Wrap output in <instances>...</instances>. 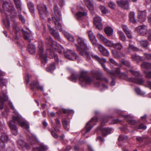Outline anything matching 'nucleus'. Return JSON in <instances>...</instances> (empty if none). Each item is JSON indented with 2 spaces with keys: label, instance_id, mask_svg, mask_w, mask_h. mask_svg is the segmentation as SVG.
<instances>
[{
  "label": "nucleus",
  "instance_id": "1",
  "mask_svg": "<svg viewBox=\"0 0 151 151\" xmlns=\"http://www.w3.org/2000/svg\"><path fill=\"white\" fill-rule=\"evenodd\" d=\"M68 69L72 74L71 76L69 77V79L73 82H76L78 79L81 82L80 84L82 86H83L85 85H90L94 81L95 78L99 81H102L104 80L107 83H109V81L107 78H102L103 73L99 70L91 71L92 76L91 77L89 76L88 72L84 70H82L77 74L70 68H68Z\"/></svg>",
  "mask_w": 151,
  "mask_h": 151
},
{
  "label": "nucleus",
  "instance_id": "2",
  "mask_svg": "<svg viewBox=\"0 0 151 151\" xmlns=\"http://www.w3.org/2000/svg\"><path fill=\"white\" fill-rule=\"evenodd\" d=\"M122 64L127 67V71H129L134 78H129L127 75L124 73H121L119 68H117L115 71L112 70L110 72L112 74V76H118L129 81L133 82L139 85H142L144 82V80L139 72L133 71L131 69L130 63L129 61L124 60L122 62Z\"/></svg>",
  "mask_w": 151,
  "mask_h": 151
},
{
  "label": "nucleus",
  "instance_id": "3",
  "mask_svg": "<svg viewBox=\"0 0 151 151\" xmlns=\"http://www.w3.org/2000/svg\"><path fill=\"white\" fill-rule=\"evenodd\" d=\"M38 51L37 54V57H39L41 59L42 64L44 65L47 63V55L50 59L54 57V59L56 63L58 62V55L55 54L53 50L47 49L46 52L44 51L43 49V43L41 40H39L38 42Z\"/></svg>",
  "mask_w": 151,
  "mask_h": 151
},
{
  "label": "nucleus",
  "instance_id": "4",
  "mask_svg": "<svg viewBox=\"0 0 151 151\" xmlns=\"http://www.w3.org/2000/svg\"><path fill=\"white\" fill-rule=\"evenodd\" d=\"M76 40L78 43V45L76 46L77 50L87 60H90L91 58L87 51L89 47L87 45L86 40L78 36L77 37Z\"/></svg>",
  "mask_w": 151,
  "mask_h": 151
},
{
  "label": "nucleus",
  "instance_id": "5",
  "mask_svg": "<svg viewBox=\"0 0 151 151\" xmlns=\"http://www.w3.org/2000/svg\"><path fill=\"white\" fill-rule=\"evenodd\" d=\"M9 105L11 107V109L14 110L13 112L16 115V116H13L12 121L15 122H17L18 124L22 128H25L28 131H29V126L28 122L26 120H24L19 114L18 112L15 109L12 103L9 102Z\"/></svg>",
  "mask_w": 151,
  "mask_h": 151
},
{
  "label": "nucleus",
  "instance_id": "6",
  "mask_svg": "<svg viewBox=\"0 0 151 151\" xmlns=\"http://www.w3.org/2000/svg\"><path fill=\"white\" fill-rule=\"evenodd\" d=\"M54 14L52 17V19L55 24L56 29H58L60 32L63 33V31H65L62 28V26L61 24L59 22L61 19V14L57 6H55L54 7Z\"/></svg>",
  "mask_w": 151,
  "mask_h": 151
},
{
  "label": "nucleus",
  "instance_id": "7",
  "mask_svg": "<svg viewBox=\"0 0 151 151\" xmlns=\"http://www.w3.org/2000/svg\"><path fill=\"white\" fill-rule=\"evenodd\" d=\"M45 43L48 46H50L55 49L60 54H61L64 51V49L60 45L54 41L50 37H46Z\"/></svg>",
  "mask_w": 151,
  "mask_h": 151
},
{
  "label": "nucleus",
  "instance_id": "8",
  "mask_svg": "<svg viewBox=\"0 0 151 151\" xmlns=\"http://www.w3.org/2000/svg\"><path fill=\"white\" fill-rule=\"evenodd\" d=\"M2 7L4 11H8L10 13L11 18L17 16L16 11L12 4L4 1Z\"/></svg>",
  "mask_w": 151,
  "mask_h": 151
},
{
  "label": "nucleus",
  "instance_id": "9",
  "mask_svg": "<svg viewBox=\"0 0 151 151\" xmlns=\"http://www.w3.org/2000/svg\"><path fill=\"white\" fill-rule=\"evenodd\" d=\"M108 121V119L107 117L102 118L100 127L99 128V129L101 131L102 135L103 137H105L108 134H110L113 132V130L112 128L103 127Z\"/></svg>",
  "mask_w": 151,
  "mask_h": 151
},
{
  "label": "nucleus",
  "instance_id": "10",
  "mask_svg": "<svg viewBox=\"0 0 151 151\" xmlns=\"http://www.w3.org/2000/svg\"><path fill=\"white\" fill-rule=\"evenodd\" d=\"M98 120L97 118L95 116L91 118L89 121L86 123L85 127V131L83 133V136H85L87 133L90 131L93 127L95 125L96 123Z\"/></svg>",
  "mask_w": 151,
  "mask_h": 151
},
{
  "label": "nucleus",
  "instance_id": "11",
  "mask_svg": "<svg viewBox=\"0 0 151 151\" xmlns=\"http://www.w3.org/2000/svg\"><path fill=\"white\" fill-rule=\"evenodd\" d=\"M123 111L120 110H117L116 111V113L118 114V116L123 117L129 124L134 125L137 123V122L133 119V116H132L130 115H124L123 114Z\"/></svg>",
  "mask_w": 151,
  "mask_h": 151
},
{
  "label": "nucleus",
  "instance_id": "12",
  "mask_svg": "<svg viewBox=\"0 0 151 151\" xmlns=\"http://www.w3.org/2000/svg\"><path fill=\"white\" fill-rule=\"evenodd\" d=\"M135 32L137 33L140 35H146L149 33V30H148V28L146 25H142L136 27L134 30Z\"/></svg>",
  "mask_w": 151,
  "mask_h": 151
},
{
  "label": "nucleus",
  "instance_id": "13",
  "mask_svg": "<svg viewBox=\"0 0 151 151\" xmlns=\"http://www.w3.org/2000/svg\"><path fill=\"white\" fill-rule=\"evenodd\" d=\"M37 9L40 17L43 19L45 16H47V12L45 5L42 4L38 5Z\"/></svg>",
  "mask_w": 151,
  "mask_h": 151
},
{
  "label": "nucleus",
  "instance_id": "14",
  "mask_svg": "<svg viewBox=\"0 0 151 151\" xmlns=\"http://www.w3.org/2000/svg\"><path fill=\"white\" fill-rule=\"evenodd\" d=\"M18 147L20 149L23 150L25 149L29 150L30 148V146L27 143L25 142L23 140L19 139L17 141Z\"/></svg>",
  "mask_w": 151,
  "mask_h": 151
},
{
  "label": "nucleus",
  "instance_id": "15",
  "mask_svg": "<svg viewBox=\"0 0 151 151\" xmlns=\"http://www.w3.org/2000/svg\"><path fill=\"white\" fill-rule=\"evenodd\" d=\"M65 56L70 60H76L77 56L74 51L71 50H68L67 52H65Z\"/></svg>",
  "mask_w": 151,
  "mask_h": 151
},
{
  "label": "nucleus",
  "instance_id": "16",
  "mask_svg": "<svg viewBox=\"0 0 151 151\" xmlns=\"http://www.w3.org/2000/svg\"><path fill=\"white\" fill-rule=\"evenodd\" d=\"M6 91L4 90L2 91V93L0 94V109L3 108L4 101L8 99V97L6 95Z\"/></svg>",
  "mask_w": 151,
  "mask_h": 151
},
{
  "label": "nucleus",
  "instance_id": "17",
  "mask_svg": "<svg viewBox=\"0 0 151 151\" xmlns=\"http://www.w3.org/2000/svg\"><path fill=\"white\" fill-rule=\"evenodd\" d=\"M47 26L49 29L50 33L54 38L58 40H61V38L58 32L56 31L53 28H52L50 25H48Z\"/></svg>",
  "mask_w": 151,
  "mask_h": 151
},
{
  "label": "nucleus",
  "instance_id": "18",
  "mask_svg": "<svg viewBox=\"0 0 151 151\" xmlns=\"http://www.w3.org/2000/svg\"><path fill=\"white\" fill-rule=\"evenodd\" d=\"M94 24L96 27L99 30H101L103 29V25L101 23V18L98 16L94 18L93 19Z\"/></svg>",
  "mask_w": 151,
  "mask_h": 151
},
{
  "label": "nucleus",
  "instance_id": "19",
  "mask_svg": "<svg viewBox=\"0 0 151 151\" xmlns=\"http://www.w3.org/2000/svg\"><path fill=\"white\" fill-rule=\"evenodd\" d=\"M116 2L118 5L123 9H129V4L127 0H118Z\"/></svg>",
  "mask_w": 151,
  "mask_h": 151
},
{
  "label": "nucleus",
  "instance_id": "20",
  "mask_svg": "<svg viewBox=\"0 0 151 151\" xmlns=\"http://www.w3.org/2000/svg\"><path fill=\"white\" fill-rule=\"evenodd\" d=\"M88 33L89 38L93 46L96 47L97 45V40L95 36L94 35L91 30L88 31Z\"/></svg>",
  "mask_w": 151,
  "mask_h": 151
},
{
  "label": "nucleus",
  "instance_id": "21",
  "mask_svg": "<svg viewBox=\"0 0 151 151\" xmlns=\"http://www.w3.org/2000/svg\"><path fill=\"white\" fill-rule=\"evenodd\" d=\"M98 46L100 52L103 55L106 56H108L109 55V53L108 50L102 45L97 44V45L96 46Z\"/></svg>",
  "mask_w": 151,
  "mask_h": 151
},
{
  "label": "nucleus",
  "instance_id": "22",
  "mask_svg": "<svg viewBox=\"0 0 151 151\" xmlns=\"http://www.w3.org/2000/svg\"><path fill=\"white\" fill-rule=\"evenodd\" d=\"M30 88L33 89L36 88L37 90H40L42 91H44L43 87V86H40L39 82L37 81H34L30 83Z\"/></svg>",
  "mask_w": 151,
  "mask_h": 151
},
{
  "label": "nucleus",
  "instance_id": "23",
  "mask_svg": "<svg viewBox=\"0 0 151 151\" xmlns=\"http://www.w3.org/2000/svg\"><path fill=\"white\" fill-rule=\"evenodd\" d=\"M87 14V11L85 9H83L82 11H79L76 14V18L78 20H80L82 18Z\"/></svg>",
  "mask_w": 151,
  "mask_h": 151
},
{
  "label": "nucleus",
  "instance_id": "24",
  "mask_svg": "<svg viewBox=\"0 0 151 151\" xmlns=\"http://www.w3.org/2000/svg\"><path fill=\"white\" fill-rule=\"evenodd\" d=\"M1 141L0 142V147L1 148H4L5 147L4 142L9 140L8 137L5 133H2L1 134Z\"/></svg>",
  "mask_w": 151,
  "mask_h": 151
},
{
  "label": "nucleus",
  "instance_id": "25",
  "mask_svg": "<svg viewBox=\"0 0 151 151\" xmlns=\"http://www.w3.org/2000/svg\"><path fill=\"white\" fill-rule=\"evenodd\" d=\"M97 61L101 64L105 71L108 72V73L110 74L111 75H112V74L111 73V72H110L112 70L110 71L106 67L105 65L104 64V63L106 62V60L105 58H100V59L98 60Z\"/></svg>",
  "mask_w": 151,
  "mask_h": 151
},
{
  "label": "nucleus",
  "instance_id": "26",
  "mask_svg": "<svg viewBox=\"0 0 151 151\" xmlns=\"http://www.w3.org/2000/svg\"><path fill=\"white\" fill-rule=\"evenodd\" d=\"M139 21L141 22L145 21L146 19V12L145 11H139L138 13Z\"/></svg>",
  "mask_w": 151,
  "mask_h": 151
},
{
  "label": "nucleus",
  "instance_id": "27",
  "mask_svg": "<svg viewBox=\"0 0 151 151\" xmlns=\"http://www.w3.org/2000/svg\"><path fill=\"white\" fill-rule=\"evenodd\" d=\"M12 121H10L8 123L10 129L12 132L15 135H16L18 133V130L16 126L12 124Z\"/></svg>",
  "mask_w": 151,
  "mask_h": 151
},
{
  "label": "nucleus",
  "instance_id": "28",
  "mask_svg": "<svg viewBox=\"0 0 151 151\" xmlns=\"http://www.w3.org/2000/svg\"><path fill=\"white\" fill-rule=\"evenodd\" d=\"M13 1L17 9L18 12L21 13L22 9V3L21 0H13Z\"/></svg>",
  "mask_w": 151,
  "mask_h": 151
},
{
  "label": "nucleus",
  "instance_id": "29",
  "mask_svg": "<svg viewBox=\"0 0 151 151\" xmlns=\"http://www.w3.org/2000/svg\"><path fill=\"white\" fill-rule=\"evenodd\" d=\"M22 31L24 35V39L27 40L29 42H30L31 40L30 39V37L32 36V34L31 32H27L25 31L23 29H22Z\"/></svg>",
  "mask_w": 151,
  "mask_h": 151
},
{
  "label": "nucleus",
  "instance_id": "30",
  "mask_svg": "<svg viewBox=\"0 0 151 151\" xmlns=\"http://www.w3.org/2000/svg\"><path fill=\"white\" fill-rule=\"evenodd\" d=\"M48 149L47 146L42 144L39 147L33 148V150L34 151H45L47 150Z\"/></svg>",
  "mask_w": 151,
  "mask_h": 151
},
{
  "label": "nucleus",
  "instance_id": "31",
  "mask_svg": "<svg viewBox=\"0 0 151 151\" xmlns=\"http://www.w3.org/2000/svg\"><path fill=\"white\" fill-rule=\"evenodd\" d=\"M105 34L108 36H109L112 35L113 33V29L110 27L107 26L105 27L104 29Z\"/></svg>",
  "mask_w": 151,
  "mask_h": 151
},
{
  "label": "nucleus",
  "instance_id": "32",
  "mask_svg": "<svg viewBox=\"0 0 151 151\" xmlns=\"http://www.w3.org/2000/svg\"><path fill=\"white\" fill-rule=\"evenodd\" d=\"M63 34L65 37L69 41L71 42H73L74 41L75 39L74 37L66 31H63Z\"/></svg>",
  "mask_w": 151,
  "mask_h": 151
},
{
  "label": "nucleus",
  "instance_id": "33",
  "mask_svg": "<svg viewBox=\"0 0 151 151\" xmlns=\"http://www.w3.org/2000/svg\"><path fill=\"white\" fill-rule=\"evenodd\" d=\"M54 129L55 131V132L53 130H51L50 131L51 133L54 138L56 139L58 138V135L57 133H60V130L57 127H54Z\"/></svg>",
  "mask_w": 151,
  "mask_h": 151
},
{
  "label": "nucleus",
  "instance_id": "34",
  "mask_svg": "<svg viewBox=\"0 0 151 151\" xmlns=\"http://www.w3.org/2000/svg\"><path fill=\"white\" fill-rule=\"evenodd\" d=\"M141 67L142 69H151V63L145 62H143L141 65Z\"/></svg>",
  "mask_w": 151,
  "mask_h": 151
},
{
  "label": "nucleus",
  "instance_id": "35",
  "mask_svg": "<svg viewBox=\"0 0 151 151\" xmlns=\"http://www.w3.org/2000/svg\"><path fill=\"white\" fill-rule=\"evenodd\" d=\"M28 50L30 54H33L35 53L36 49L35 46L32 44H29L28 46Z\"/></svg>",
  "mask_w": 151,
  "mask_h": 151
},
{
  "label": "nucleus",
  "instance_id": "36",
  "mask_svg": "<svg viewBox=\"0 0 151 151\" xmlns=\"http://www.w3.org/2000/svg\"><path fill=\"white\" fill-rule=\"evenodd\" d=\"M62 123L64 129L68 131L70 128V121L68 120H67L66 119H64Z\"/></svg>",
  "mask_w": 151,
  "mask_h": 151
},
{
  "label": "nucleus",
  "instance_id": "37",
  "mask_svg": "<svg viewBox=\"0 0 151 151\" xmlns=\"http://www.w3.org/2000/svg\"><path fill=\"white\" fill-rule=\"evenodd\" d=\"M111 51L113 56L115 58H118L124 56L123 54L121 52H118L114 50H112Z\"/></svg>",
  "mask_w": 151,
  "mask_h": 151
},
{
  "label": "nucleus",
  "instance_id": "38",
  "mask_svg": "<svg viewBox=\"0 0 151 151\" xmlns=\"http://www.w3.org/2000/svg\"><path fill=\"white\" fill-rule=\"evenodd\" d=\"M27 4L30 12L32 13H34L35 12V8L32 2L28 1Z\"/></svg>",
  "mask_w": 151,
  "mask_h": 151
},
{
  "label": "nucleus",
  "instance_id": "39",
  "mask_svg": "<svg viewBox=\"0 0 151 151\" xmlns=\"http://www.w3.org/2000/svg\"><path fill=\"white\" fill-rule=\"evenodd\" d=\"M135 13L134 12H130L129 14V18L130 21L133 23L136 22V20L135 17Z\"/></svg>",
  "mask_w": 151,
  "mask_h": 151
},
{
  "label": "nucleus",
  "instance_id": "40",
  "mask_svg": "<svg viewBox=\"0 0 151 151\" xmlns=\"http://www.w3.org/2000/svg\"><path fill=\"white\" fill-rule=\"evenodd\" d=\"M84 2L86 5L90 10H93V5L90 0H84Z\"/></svg>",
  "mask_w": 151,
  "mask_h": 151
},
{
  "label": "nucleus",
  "instance_id": "41",
  "mask_svg": "<svg viewBox=\"0 0 151 151\" xmlns=\"http://www.w3.org/2000/svg\"><path fill=\"white\" fill-rule=\"evenodd\" d=\"M131 58L134 61L139 62L140 61H142L143 59L142 57L136 55H132L131 56Z\"/></svg>",
  "mask_w": 151,
  "mask_h": 151
},
{
  "label": "nucleus",
  "instance_id": "42",
  "mask_svg": "<svg viewBox=\"0 0 151 151\" xmlns=\"http://www.w3.org/2000/svg\"><path fill=\"white\" fill-rule=\"evenodd\" d=\"M3 22L6 27L7 29H9L10 27V25L8 16L6 15V19H3Z\"/></svg>",
  "mask_w": 151,
  "mask_h": 151
},
{
  "label": "nucleus",
  "instance_id": "43",
  "mask_svg": "<svg viewBox=\"0 0 151 151\" xmlns=\"http://www.w3.org/2000/svg\"><path fill=\"white\" fill-rule=\"evenodd\" d=\"M56 68L55 65L54 63L50 64V65L46 68V70L49 72H52Z\"/></svg>",
  "mask_w": 151,
  "mask_h": 151
},
{
  "label": "nucleus",
  "instance_id": "44",
  "mask_svg": "<svg viewBox=\"0 0 151 151\" xmlns=\"http://www.w3.org/2000/svg\"><path fill=\"white\" fill-rule=\"evenodd\" d=\"M103 42L105 45L109 47L113 46V45L112 42L106 38L104 39Z\"/></svg>",
  "mask_w": 151,
  "mask_h": 151
},
{
  "label": "nucleus",
  "instance_id": "45",
  "mask_svg": "<svg viewBox=\"0 0 151 151\" xmlns=\"http://www.w3.org/2000/svg\"><path fill=\"white\" fill-rule=\"evenodd\" d=\"M139 42L141 46L143 47L146 48L147 47L148 43V41L147 40H143L139 41Z\"/></svg>",
  "mask_w": 151,
  "mask_h": 151
},
{
  "label": "nucleus",
  "instance_id": "46",
  "mask_svg": "<svg viewBox=\"0 0 151 151\" xmlns=\"http://www.w3.org/2000/svg\"><path fill=\"white\" fill-rule=\"evenodd\" d=\"M117 33L119 36L120 39L122 41H125L126 38L123 32L121 31H118Z\"/></svg>",
  "mask_w": 151,
  "mask_h": 151
},
{
  "label": "nucleus",
  "instance_id": "47",
  "mask_svg": "<svg viewBox=\"0 0 151 151\" xmlns=\"http://www.w3.org/2000/svg\"><path fill=\"white\" fill-rule=\"evenodd\" d=\"M12 27L13 30L14 31L15 34L17 35L19 33V28L17 26V23L14 21H13Z\"/></svg>",
  "mask_w": 151,
  "mask_h": 151
},
{
  "label": "nucleus",
  "instance_id": "48",
  "mask_svg": "<svg viewBox=\"0 0 151 151\" xmlns=\"http://www.w3.org/2000/svg\"><path fill=\"white\" fill-rule=\"evenodd\" d=\"M113 47L117 50H121L123 47V46L120 43L113 44Z\"/></svg>",
  "mask_w": 151,
  "mask_h": 151
},
{
  "label": "nucleus",
  "instance_id": "49",
  "mask_svg": "<svg viewBox=\"0 0 151 151\" xmlns=\"http://www.w3.org/2000/svg\"><path fill=\"white\" fill-rule=\"evenodd\" d=\"M99 8L103 14H106L108 12L107 9L103 6L100 5L99 6Z\"/></svg>",
  "mask_w": 151,
  "mask_h": 151
},
{
  "label": "nucleus",
  "instance_id": "50",
  "mask_svg": "<svg viewBox=\"0 0 151 151\" xmlns=\"http://www.w3.org/2000/svg\"><path fill=\"white\" fill-rule=\"evenodd\" d=\"M135 91L139 95L143 96L145 94V93L142 92L139 88H135Z\"/></svg>",
  "mask_w": 151,
  "mask_h": 151
},
{
  "label": "nucleus",
  "instance_id": "51",
  "mask_svg": "<svg viewBox=\"0 0 151 151\" xmlns=\"http://www.w3.org/2000/svg\"><path fill=\"white\" fill-rule=\"evenodd\" d=\"M129 49L133 51H137L139 50L138 48L131 44L129 45Z\"/></svg>",
  "mask_w": 151,
  "mask_h": 151
},
{
  "label": "nucleus",
  "instance_id": "52",
  "mask_svg": "<svg viewBox=\"0 0 151 151\" xmlns=\"http://www.w3.org/2000/svg\"><path fill=\"white\" fill-rule=\"evenodd\" d=\"M7 81L6 79H3L2 78H0V85H4L5 86L6 85Z\"/></svg>",
  "mask_w": 151,
  "mask_h": 151
},
{
  "label": "nucleus",
  "instance_id": "53",
  "mask_svg": "<svg viewBox=\"0 0 151 151\" xmlns=\"http://www.w3.org/2000/svg\"><path fill=\"white\" fill-rule=\"evenodd\" d=\"M63 112L65 113H68L69 114L73 115L74 113L73 110H70L69 109H65L63 110Z\"/></svg>",
  "mask_w": 151,
  "mask_h": 151
},
{
  "label": "nucleus",
  "instance_id": "54",
  "mask_svg": "<svg viewBox=\"0 0 151 151\" xmlns=\"http://www.w3.org/2000/svg\"><path fill=\"white\" fill-rule=\"evenodd\" d=\"M128 139V137L127 136L120 135L119 137L118 140L120 141H123L124 140H127Z\"/></svg>",
  "mask_w": 151,
  "mask_h": 151
},
{
  "label": "nucleus",
  "instance_id": "55",
  "mask_svg": "<svg viewBox=\"0 0 151 151\" xmlns=\"http://www.w3.org/2000/svg\"><path fill=\"white\" fill-rule=\"evenodd\" d=\"M136 128L138 129H145L147 128L146 126L144 125L143 124H141L138 126L136 127Z\"/></svg>",
  "mask_w": 151,
  "mask_h": 151
},
{
  "label": "nucleus",
  "instance_id": "56",
  "mask_svg": "<svg viewBox=\"0 0 151 151\" xmlns=\"http://www.w3.org/2000/svg\"><path fill=\"white\" fill-rule=\"evenodd\" d=\"M145 74V77L147 78H151V71H144Z\"/></svg>",
  "mask_w": 151,
  "mask_h": 151
},
{
  "label": "nucleus",
  "instance_id": "57",
  "mask_svg": "<svg viewBox=\"0 0 151 151\" xmlns=\"http://www.w3.org/2000/svg\"><path fill=\"white\" fill-rule=\"evenodd\" d=\"M80 23L81 25H82L84 28H85L86 25H88V22L87 21H85V22L81 21L80 22Z\"/></svg>",
  "mask_w": 151,
  "mask_h": 151
},
{
  "label": "nucleus",
  "instance_id": "58",
  "mask_svg": "<svg viewBox=\"0 0 151 151\" xmlns=\"http://www.w3.org/2000/svg\"><path fill=\"white\" fill-rule=\"evenodd\" d=\"M109 6L112 9H114L116 6V4L113 2H110L108 4Z\"/></svg>",
  "mask_w": 151,
  "mask_h": 151
},
{
  "label": "nucleus",
  "instance_id": "59",
  "mask_svg": "<svg viewBox=\"0 0 151 151\" xmlns=\"http://www.w3.org/2000/svg\"><path fill=\"white\" fill-rule=\"evenodd\" d=\"M24 79L27 84H28L29 81V77L28 74H26L24 77Z\"/></svg>",
  "mask_w": 151,
  "mask_h": 151
},
{
  "label": "nucleus",
  "instance_id": "60",
  "mask_svg": "<svg viewBox=\"0 0 151 151\" xmlns=\"http://www.w3.org/2000/svg\"><path fill=\"white\" fill-rule=\"evenodd\" d=\"M90 55L93 59H94L97 61H98V60L100 59V57L97 55L93 54L92 52L91 53Z\"/></svg>",
  "mask_w": 151,
  "mask_h": 151
},
{
  "label": "nucleus",
  "instance_id": "61",
  "mask_svg": "<svg viewBox=\"0 0 151 151\" xmlns=\"http://www.w3.org/2000/svg\"><path fill=\"white\" fill-rule=\"evenodd\" d=\"M27 138L29 141L31 143L32 145L35 143L34 139L32 137H31L30 136H27Z\"/></svg>",
  "mask_w": 151,
  "mask_h": 151
},
{
  "label": "nucleus",
  "instance_id": "62",
  "mask_svg": "<svg viewBox=\"0 0 151 151\" xmlns=\"http://www.w3.org/2000/svg\"><path fill=\"white\" fill-rule=\"evenodd\" d=\"M127 37L129 38H131L132 37V32L131 31L128 30L125 32Z\"/></svg>",
  "mask_w": 151,
  "mask_h": 151
},
{
  "label": "nucleus",
  "instance_id": "63",
  "mask_svg": "<svg viewBox=\"0 0 151 151\" xmlns=\"http://www.w3.org/2000/svg\"><path fill=\"white\" fill-rule=\"evenodd\" d=\"M144 55L146 58L148 60H151V54L146 53H144Z\"/></svg>",
  "mask_w": 151,
  "mask_h": 151
},
{
  "label": "nucleus",
  "instance_id": "64",
  "mask_svg": "<svg viewBox=\"0 0 151 151\" xmlns=\"http://www.w3.org/2000/svg\"><path fill=\"white\" fill-rule=\"evenodd\" d=\"M18 17L19 19L21 21L22 23H25V19L22 15H19Z\"/></svg>",
  "mask_w": 151,
  "mask_h": 151
}]
</instances>
